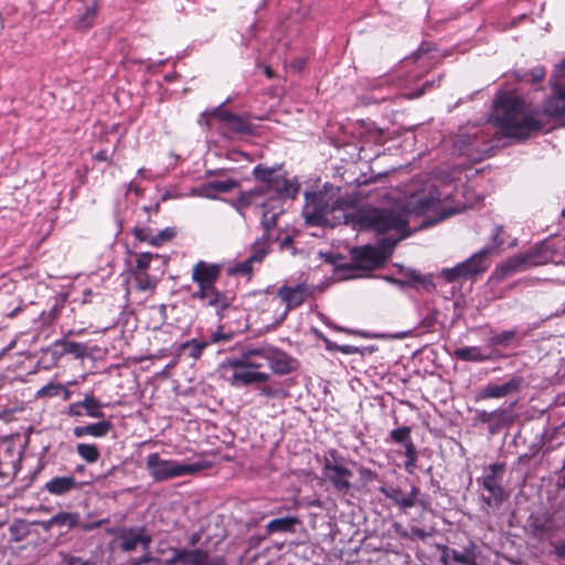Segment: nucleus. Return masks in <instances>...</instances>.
I'll return each mask as SVG.
<instances>
[{
  "label": "nucleus",
  "mask_w": 565,
  "mask_h": 565,
  "mask_svg": "<svg viewBox=\"0 0 565 565\" xmlns=\"http://www.w3.org/2000/svg\"><path fill=\"white\" fill-rule=\"evenodd\" d=\"M252 173L260 184L241 192L233 205L244 217L248 209L260 211V224L264 233L253 243L250 255L246 259L228 267L230 275L249 276L255 264L259 265L265 259L270 250L271 243L279 239L275 230L277 220L284 212V200L295 199L300 189L297 181L289 180L280 172V166L267 167L259 163L253 169Z\"/></svg>",
  "instance_id": "obj_1"
},
{
  "label": "nucleus",
  "mask_w": 565,
  "mask_h": 565,
  "mask_svg": "<svg viewBox=\"0 0 565 565\" xmlns=\"http://www.w3.org/2000/svg\"><path fill=\"white\" fill-rule=\"evenodd\" d=\"M303 217L307 225L335 227L351 225L354 231H374L379 234L391 231L405 232L407 214L393 209L354 210L349 200L335 193H306Z\"/></svg>",
  "instance_id": "obj_2"
},
{
  "label": "nucleus",
  "mask_w": 565,
  "mask_h": 565,
  "mask_svg": "<svg viewBox=\"0 0 565 565\" xmlns=\"http://www.w3.org/2000/svg\"><path fill=\"white\" fill-rule=\"evenodd\" d=\"M491 121L504 137L516 140H525L543 128V124L525 110L523 98L509 92L500 93L494 99Z\"/></svg>",
  "instance_id": "obj_3"
},
{
  "label": "nucleus",
  "mask_w": 565,
  "mask_h": 565,
  "mask_svg": "<svg viewBox=\"0 0 565 565\" xmlns=\"http://www.w3.org/2000/svg\"><path fill=\"white\" fill-rule=\"evenodd\" d=\"M146 468L154 482L192 476L206 468L201 461L184 463L172 459H162L158 452L149 454L146 458Z\"/></svg>",
  "instance_id": "obj_4"
},
{
  "label": "nucleus",
  "mask_w": 565,
  "mask_h": 565,
  "mask_svg": "<svg viewBox=\"0 0 565 565\" xmlns=\"http://www.w3.org/2000/svg\"><path fill=\"white\" fill-rule=\"evenodd\" d=\"M256 366L257 364L253 363L248 356L226 359L220 364V369L224 372L223 377L234 387L267 382L270 375L256 371Z\"/></svg>",
  "instance_id": "obj_5"
},
{
  "label": "nucleus",
  "mask_w": 565,
  "mask_h": 565,
  "mask_svg": "<svg viewBox=\"0 0 565 565\" xmlns=\"http://www.w3.org/2000/svg\"><path fill=\"white\" fill-rule=\"evenodd\" d=\"M156 552L159 555H164L167 552H171V556L164 559L166 565H227V562L223 556L210 557L209 552L202 548H178L170 546L164 540L158 542Z\"/></svg>",
  "instance_id": "obj_6"
},
{
  "label": "nucleus",
  "mask_w": 565,
  "mask_h": 565,
  "mask_svg": "<svg viewBox=\"0 0 565 565\" xmlns=\"http://www.w3.org/2000/svg\"><path fill=\"white\" fill-rule=\"evenodd\" d=\"M504 472L505 463L494 462L486 467L483 475L477 478V483L488 492L481 494V501L486 507L498 508L508 499L509 494L502 486Z\"/></svg>",
  "instance_id": "obj_7"
},
{
  "label": "nucleus",
  "mask_w": 565,
  "mask_h": 565,
  "mask_svg": "<svg viewBox=\"0 0 565 565\" xmlns=\"http://www.w3.org/2000/svg\"><path fill=\"white\" fill-rule=\"evenodd\" d=\"M489 258L487 250H478L466 260L457 264L451 268L441 270V276L448 281L454 282L457 280L472 279L478 275L483 274L489 268Z\"/></svg>",
  "instance_id": "obj_8"
},
{
  "label": "nucleus",
  "mask_w": 565,
  "mask_h": 565,
  "mask_svg": "<svg viewBox=\"0 0 565 565\" xmlns=\"http://www.w3.org/2000/svg\"><path fill=\"white\" fill-rule=\"evenodd\" d=\"M489 258L487 250H478L466 260L457 264L451 268L441 270V276L448 281L454 282L457 280L472 279L478 275L483 274L489 268Z\"/></svg>",
  "instance_id": "obj_9"
},
{
  "label": "nucleus",
  "mask_w": 565,
  "mask_h": 565,
  "mask_svg": "<svg viewBox=\"0 0 565 565\" xmlns=\"http://www.w3.org/2000/svg\"><path fill=\"white\" fill-rule=\"evenodd\" d=\"M552 95L543 104V110L552 117L565 115V58L556 65L550 79Z\"/></svg>",
  "instance_id": "obj_10"
},
{
  "label": "nucleus",
  "mask_w": 565,
  "mask_h": 565,
  "mask_svg": "<svg viewBox=\"0 0 565 565\" xmlns=\"http://www.w3.org/2000/svg\"><path fill=\"white\" fill-rule=\"evenodd\" d=\"M527 335V332H520L516 328L501 331H490L486 344L488 350L497 351L501 356L499 360L508 359L514 355V351L522 344V339Z\"/></svg>",
  "instance_id": "obj_11"
},
{
  "label": "nucleus",
  "mask_w": 565,
  "mask_h": 565,
  "mask_svg": "<svg viewBox=\"0 0 565 565\" xmlns=\"http://www.w3.org/2000/svg\"><path fill=\"white\" fill-rule=\"evenodd\" d=\"M548 258L550 255L546 250L541 247H535L526 253L518 254L509 258L498 266V270L501 276L507 277L531 267L544 265L548 262Z\"/></svg>",
  "instance_id": "obj_12"
},
{
  "label": "nucleus",
  "mask_w": 565,
  "mask_h": 565,
  "mask_svg": "<svg viewBox=\"0 0 565 565\" xmlns=\"http://www.w3.org/2000/svg\"><path fill=\"white\" fill-rule=\"evenodd\" d=\"M259 354L276 375H287L298 369V361L277 347L268 344Z\"/></svg>",
  "instance_id": "obj_13"
},
{
  "label": "nucleus",
  "mask_w": 565,
  "mask_h": 565,
  "mask_svg": "<svg viewBox=\"0 0 565 565\" xmlns=\"http://www.w3.org/2000/svg\"><path fill=\"white\" fill-rule=\"evenodd\" d=\"M524 385V379L521 375H512L503 383L490 382L481 387L477 393L478 399L503 398L518 393Z\"/></svg>",
  "instance_id": "obj_14"
},
{
  "label": "nucleus",
  "mask_w": 565,
  "mask_h": 565,
  "mask_svg": "<svg viewBox=\"0 0 565 565\" xmlns=\"http://www.w3.org/2000/svg\"><path fill=\"white\" fill-rule=\"evenodd\" d=\"M310 296L311 289L305 282L295 286H281L277 290V297L286 305L284 317L289 310L300 307Z\"/></svg>",
  "instance_id": "obj_15"
},
{
  "label": "nucleus",
  "mask_w": 565,
  "mask_h": 565,
  "mask_svg": "<svg viewBox=\"0 0 565 565\" xmlns=\"http://www.w3.org/2000/svg\"><path fill=\"white\" fill-rule=\"evenodd\" d=\"M74 28L85 31L90 29L98 14V0H75Z\"/></svg>",
  "instance_id": "obj_16"
},
{
  "label": "nucleus",
  "mask_w": 565,
  "mask_h": 565,
  "mask_svg": "<svg viewBox=\"0 0 565 565\" xmlns=\"http://www.w3.org/2000/svg\"><path fill=\"white\" fill-rule=\"evenodd\" d=\"M322 475L326 480L331 483L337 493L345 494L350 491L353 472L344 465H327V467H322Z\"/></svg>",
  "instance_id": "obj_17"
},
{
  "label": "nucleus",
  "mask_w": 565,
  "mask_h": 565,
  "mask_svg": "<svg viewBox=\"0 0 565 565\" xmlns=\"http://www.w3.org/2000/svg\"><path fill=\"white\" fill-rule=\"evenodd\" d=\"M193 297L203 301L204 305L215 308L218 316H221L222 312L232 303V297L228 294L216 289L215 285L198 288L193 294Z\"/></svg>",
  "instance_id": "obj_18"
},
{
  "label": "nucleus",
  "mask_w": 565,
  "mask_h": 565,
  "mask_svg": "<svg viewBox=\"0 0 565 565\" xmlns=\"http://www.w3.org/2000/svg\"><path fill=\"white\" fill-rule=\"evenodd\" d=\"M439 550L443 552L440 561L444 565H449V558L461 565H478V547L472 541L462 551L450 548L446 545L439 546Z\"/></svg>",
  "instance_id": "obj_19"
},
{
  "label": "nucleus",
  "mask_w": 565,
  "mask_h": 565,
  "mask_svg": "<svg viewBox=\"0 0 565 565\" xmlns=\"http://www.w3.org/2000/svg\"><path fill=\"white\" fill-rule=\"evenodd\" d=\"M83 484L73 476H55L44 483L42 490L54 497H63L81 490Z\"/></svg>",
  "instance_id": "obj_20"
},
{
  "label": "nucleus",
  "mask_w": 565,
  "mask_h": 565,
  "mask_svg": "<svg viewBox=\"0 0 565 565\" xmlns=\"http://www.w3.org/2000/svg\"><path fill=\"white\" fill-rule=\"evenodd\" d=\"M221 274V265L198 262L192 269V280L198 288L214 286Z\"/></svg>",
  "instance_id": "obj_21"
},
{
  "label": "nucleus",
  "mask_w": 565,
  "mask_h": 565,
  "mask_svg": "<svg viewBox=\"0 0 565 565\" xmlns=\"http://www.w3.org/2000/svg\"><path fill=\"white\" fill-rule=\"evenodd\" d=\"M455 356L465 362H495L501 356L497 351L488 350L487 344L483 347H463L455 350Z\"/></svg>",
  "instance_id": "obj_22"
},
{
  "label": "nucleus",
  "mask_w": 565,
  "mask_h": 565,
  "mask_svg": "<svg viewBox=\"0 0 565 565\" xmlns=\"http://www.w3.org/2000/svg\"><path fill=\"white\" fill-rule=\"evenodd\" d=\"M354 262L364 268H376L385 263V257L379 248L365 245L352 250Z\"/></svg>",
  "instance_id": "obj_23"
},
{
  "label": "nucleus",
  "mask_w": 565,
  "mask_h": 565,
  "mask_svg": "<svg viewBox=\"0 0 565 565\" xmlns=\"http://www.w3.org/2000/svg\"><path fill=\"white\" fill-rule=\"evenodd\" d=\"M55 361L66 354L75 359H83L87 355V345L81 342L68 341L66 338L55 340L50 349Z\"/></svg>",
  "instance_id": "obj_24"
},
{
  "label": "nucleus",
  "mask_w": 565,
  "mask_h": 565,
  "mask_svg": "<svg viewBox=\"0 0 565 565\" xmlns=\"http://www.w3.org/2000/svg\"><path fill=\"white\" fill-rule=\"evenodd\" d=\"M134 234L138 241L147 242L153 246H161L164 243L171 241L175 236L177 232L174 227H166L164 230L154 234L148 227L136 226L134 228Z\"/></svg>",
  "instance_id": "obj_25"
},
{
  "label": "nucleus",
  "mask_w": 565,
  "mask_h": 565,
  "mask_svg": "<svg viewBox=\"0 0 565 565\" xmlns=\"http://www.w3.org/2000/svg\"><path fill=\"white\" fill-rule=\"evenodd\" d=\"M237 186L238 182L233 179L214 180L203 183L194 193L206 199H216L217 194L230 192Z\"/></svg>",
  "instance_id": "obj_26"
},
{
  "label": "nucleus",
  "mask_w": 565,
  "mask_h": 565,
  "mask_svg": "<svg viewBox=\"0 0 565 565\" xmlns=\"http://www.w3.org/2000/svg\"><path fill=\"white\" fill-rule=\"evenodd\" d=\"M399 267L401 277L398 279H392V284L399 287H417L423 285L426 288L433 286L429 277L422 276L418 271L412 268Z\"/></svg>",
  "instance_id": "obj_27"
},
{
  "label": "nucleus",
  "mask_w": 565,
  "mask_h": 565,
  "mask_svg": "<svg viewBox=\"0 0 565 565\" xmlns=\"http://www.w3.org/2000/svg\"><path fill=\"white\" fill-rule=\"evenodd\" d=\"M113 429V424L109 420H100L98 423L88 424L85 426H76L73 429V435L76 438L85 436H93L96 438L105 437Z\"/></svg>",
  "instance_id": "obj_28"
},
{
  "label": "nucleus",
  "mask_w": 565,
  "mask_h": 565,
  "mask_svg": "<svg viewBox=\"0 0 565 565\" xmlns=\"http://www.w3.org/2000/svg\"><path fill=\"white\" fill-rule=\"evenodd\" d=\"M119 547L122 552H134L139 545V526H125L117 531Z\"/></svg>",
  "instance_id": "obj_29"
},
{
  "label": "nucleus",
  "mask_w": 565,
  "mask_h": 565,
  "mask_svg": "<svg viewBox=\"0 0 565 565\" xmlns=\"http://www.w3.org/2000/svg\"><path fill=\"white\" fill-rule=\"evenodd\" d=\"M380 492L387 499L392 500L402 510H407L414 507V501L407 498V494L398 487H381Z\"/></svg>",
  "instance_id": "obj_30"
},
{
  "label": "nucleus",
  "mask_w": 565,
  "mask_h": 565,
  "mask_svg": "<svg viewBox=\"0 0 565 565\" xmlns=\"http://www.w3.org/2000/svg\"><path fill=\"white\" fill-rule=\"evenodd\" d=\"M81 514L78 512L61 511L54 514L55 527L62 533H67L79 524Z\"/></svg>",
  "instance_id": "obj_31"
},
{
  "label": "nucleus",
  "mask_w": 565,
  "mask_h": 565,
  "mask_svg": "<svg viewBox=\"0 0 565 565\" xmlns=\"http://www.w3.org/2000/svg\"><path fill=\"white\" fill-rule=\"evenodd\" d=\"M33 523L26 520L18 519L9 525L10 541L22 542L31 534Z\"/></svg>",
  "instance_id": "obj_32"
},
{
  "label": "nucleus",
  "mask_w": 565,
  "mask_h": 565,
  "mask_svg": "<svg viewBox=\"0 0 565 565\" xmlns=\"http://www.w3.org/2000/svg\"><path fill=\"white\" fill-rule=\"evenodd\" d=\"M209 345H210V342L193 338V339H190V340L183 342L180 345L179 351L181 354H185L189 358L196 360V359L201 358L204 350Z\"/></svg>",
  "instance_id": "obj_33"
},
{
  "label": "nucleus",
  "mask_w": 565,
  "mask_h": 565,
  "mask_svg": "<svg viewBox=\"0 0 565 565\" xmlns=\"http://www.w3.org/2000/svg\"><path fill=\"white\" fill-rule=\"evenodd\" d=\"M220 120L225 122L228 129L235 134L244 135L250 131L249 126L237 115L223 110L220 113Z\"/></svg>",
  "instance_id": "obj_34"
},
{
  "label": "nucleus",
  "mask_w": 565,
  "mask_h": 565,
  "mask_svg": "<svg viewBox=\"0 0 565 565\" xmlns=\"http://www.w3.org/2000/svg\"><path fill=\"white\" fill-rule=\"evenodd\" d=\"M423 47H419L417 52H414L412 56L406 57L404 60L405 66H408V64L413 63L416 64V71L412 74V78H419L424 72H426L428 66V61L426 56V51L423 53Z\"/></svg>",
  "instance_id": "obj_35"
},
{
  "label": "nucleus",
  "mask_w": 565,
  "mask_h": 565,
  "mask_svg": "<svg viewBox=\"0 0 565 565\" xmlns=\"http://www.w3.org/2000/svg\"><path fill=\"white\" fill-rule=\"evenodd\" d=\"M21 458L15 461H2L0 459V487L9 484L20 469Z\"/></svg>",
  "instance_id": "obj_36"
},
{
  "label": "nucleus",
  "mask_w": 565,
  "mask_h": 565,
  "mask_svg": "<svg viewBox=\"0 0 565 565\" xmlns=\"http://www.w3.org/2000/svg\"><path fill=\"white\" fill-rule=\"evenodd\" d=\"M81 405L83 406L85 411V415L92 417V418H104L105 414L102 411L103 404L98 398H96L93 395L86 394L84 399L81 401Z\"/></svg>",
  "instance_id": "obj_37"
},
{
  "label": "nucleus",
  "mask_w": 565,
  "mask_h": 565,
  "mask_svg": "<svg viewBox=\"0 0 565 565\" xmlns=\"http://www.w3.org/2000/svg\"><path fill=\"white\" fill-rule=\"evenodd\" d=\"M153 262L166 263V259L163 256H161L159 254H153V253H149V252L137 254L136 267H135V269H132V273H141V271L148 273V270L150 269L151 264Z\"/></svg>",
  "instance_id": "obj_38"
},
{
  "label": "nucleus",
  "mask_w": 565,
  "mask_h": 565,
  "mask_svg": "<svg viewBox=\"0 0 565 565\" xmlns=\"http://www.w3.org/2000/svg\"><path fill=\"white\" fill-rule=\"evenodd\" d=\"M296 522H297V519L292 518V516L274 519L267 524V530L270 533L288 532V531L292 530Z\"/></svg>",
  "instance_id": "obj_39"
},
{
  "label": "nucleus",
  "mask_w": 565,
  "mask_h": 565,
  "mask_svg": "<svg viewBox=\"0 0 565 565\" xmlns=\"http://www.w3.org/2000/svg\"><path fill=\"white\" fill-rule=\"evenodd\" d=\"M76 452L88 463L96 462L100 457L98 448L93 444H78Z\"/></svg>",
  "instance_id": "obj_40"
},
{
  "label": "nucleus",
  "mask_w": 565,
  "mask_h": 565,
  "mask_svg": "<svg viewBox=\"0 0 565 565\" xmlns=\"http://www.w3.org/2000/svg\"><path fill=\"white\" fill-rule=\"evenodd\" d=\"M409 235L408 232H404L399 237L397 238H392V237H383L381 239H379L377 242V245L375 246L376 248H379L381 250V253L384 255L385 257V260L391 256V254L393 253V249L395 248V246L397 245V243L407 237Z\"/></svg>",
  "instance_id": "obj_41"
},
{
  "label": "nucleus",
  "mask_w": 565,
  "mask_h": 565,
  "mask_svg": "<svg viewBox=\"0 0 565 565\" xmlns=\"http://www.w3.org/2000/svg\"><path fill=\"white\" fill-rule=\"evenodd\" d=\"M515 78L520 82L537 83L545 76V70L542 66L533 67L530 71H518L514 73Z\"/></svg>",
  "instance_id": "obj_42"
},
{
  "label": "nucleus",
  "mask_w": 565,
  "mask_h": 565,
  "mask_svg": "<svg viewBox=\"0 0 565 565\" xmlns=\"http://www.w3.org/2000/svg\"><path fill=\"white\" fill-rule=\"evenodd\" d=\"M502 232H503L502 225L494 226L492 234L490 236L489 243L483 248L480 249V250H487L488 258L495 249H498L500 246L503 245L504 241L500 237Z\"/></svg>",
  "instance_id": "obj_43"
},
{
  "label": "nucleus",
  "mask_w": 565,
  "mask_h": 565,
  "mask_svg": "<svg viewBox=\"0 0 565 565\" xmlns=\"http://www.w3.org/2000/svg\"><path fill=\"white\" fill-rule=\"evenodd\" d=\"M438 204H439V200L437 198H435L433 195H427V196L419 198L416 201L414 210L417 214H426L429 211L435 210Z\"/></svg>",
  "instance_id": "obj_44"
},
{
  "label": "nucleus",
  "mask_w": 565,
  "mask_h": 565,
  "mask_svg": "<svg viewBox=\"0 0 565 565\" xmlns=\"http://www.w3.org/2000/svg\"><path fill=\"white\" fill-rule=\"evenodd\" d=\"M268 344H263L255 348H248L242 351L239 356H248L253 363H256V370L263 367L266 364L265 359L259 354L263 350L267 349Z\"/></svg>",
  "instance_id": "obj_45"
},
{
  "label": "nucleus",
  "mask_w": 565,
  "mask_h": 565,
  "mask_svg": "<svg viewBox=\"0 0 565 565\" xmlns=\"http://www.w3.org/2000/svg\"><path fill=\"white\" fill-rule=\"evenodd\" d=\"M65 300L54 297L53 305L51 306L50 310L47 312L43 311V320L45 323L53 322L61 313L62 309L64 308Z\"/></svg>",
  "instance_id": "obj_46"
},
{
  "label": "nucleus",
  "mask_w": 565,
  "mask_h": 565,
  "mask_svg": "<svg viewBox=\"0 0 565 565\" xmlns=\"http://www.w3.org/2000/svg\"><path fill=\"white\" fill-rule=\"evenodd\" d=\"M132 275L138 290L146 291L156 287V281L151 279L148 273H132Z\"/></svg>",
  "instance_id": "obj_47"
},
{
  "label": "nucleus",
  "mask_w": 565,
  "mask_h": 565,
  "mask_svg": "<svg viewBox=\"0 0 565 565\" xmlns=\"http://www.w3.org/2000/svg\"><path fill=\"white\" fill-rule=\"evenodd\" d=\"M391 439L396 444H404L406 447V443L412 441L411 439V428L408 426H403L395 428L390 434Z\"/></svg>",
  "instance_id": "obj_48"
},
{
  "label": "nucleus",
  "mask_w": 565,
  "mask_h": 565,
  "mask_svg": "<svg viewBox=\"0 0 565 565\" xmlns=\"http://www.w3.org/2000/svg\"><path fill=\"white\" fill-rule=\"evenodd\" d=\"M405 456V468L408 472H413V469L415 468L417 461V452L413 441L406 443Z\"/></svg>",
  "instance_id": "obj_49"
},
{
  "label": "nucleus",
  "mask_w": 565,
  "mask_h": 565,
  "mask_svg": "<svg viewBox=\"0 0 565 565\" xmlns=\"http://www.w3.org/2000/svg\"><path fill=\"white\" fill-rule=\"evenodd\" d=\"M62 390H63V384L49 383L38 391L36 396L38 397H49V398L55 397L61 394Z\"/></svg>",
  "instance_id": "obj_50"
},
{
  "label": "nucleus",
  "mask_w": 565,
  "mask_h": 565,
  "mask_svg": "<svg viewBox=\"0 0 565 565\" xmlns=\"http://www.w3.org/2000/svg\"><path fill=\"white\" fill-rule=\"evenodd\" d=\"M322 467L330 466H341L343 465V457L339 454L337 449H329L323 457Z\"/></svg>",
  "instance_id": "obj_51"
},
{
  "label": "nucleus",
  "mask_w": 565,
  "mask_h": 565,
  "mask_svg": "<svg viewBox=\"0 0 565 565\" xmlns=\"http://www.w3.org/2000/svg\"><path fill=\"white\" fill-rule=\"evenodd\" d=\"M222 105H220L218 107H215L213 108L212 110H205L203 111L199 119H198V124L200 126H209L210 125V118L211 117H218L220 118V113H222L223 110L221 109Z\"/></svg>",
  "instance_id": "obj_52"
},
{
  "label": "nucleus",
  "mask_w": 565,
  "mask_h": 565,
  "mask_svg": "<svg viewBox=\"0 0 565 565\" xmlns=\"http://www.w3.org/2000/svg\"><path fill=\"white\" fill-rule=\"evenodd\" d=\"M139 545L142 547V551L146 553H150V544L152 542L151 535L147 532L146 526H139Z\"/></svg>",
  "instance_id": "obj_53"
},
{
  "label": "nucleus",
  "mask_w": 565,
  "mask_h": 565,
  "mask_svg": "<svg viewBox=\"0 0 565 565\" xmlns=\"http://www.w3.org/2000/svg\"><path fill=\"white\" fill-rule=\"evenodd\" d=\"M259 394L262 396L270 397V398H281L287 395L282 388H275V387H269V386L262 387L259 390Z\"/></svg>",
  "instance_id": "obj_54"
},
{
  "label": "nucleus",
  "mask_w": 565,
  "mask_h": 565,
  "mask_svg": "<svg viewBox=\"0 0 565 565\" xmlns=\"http://www.w3.org/2000/svg\"><path fill=\"white\" fill-rule=\"evenodd\" d=\"M150 563H159V558L152 556L150 553L143 552V554L137 558L131 559L129 565H145Z\"/></svg>",
  "instance_id": "obj_55"
},
{
  "label": "nucleus",
  "mask_w": 565,
  "mask_h": 565,
  "mask_svg": "<svg viewBox=\"0 0 565 565\" xmlns=\"http://www.w3.org/2000/svg\"><path fill=\"white\" fill-rule=\"evenodd\" d=\"M553 554L559 558L565 559V539L551 543Z\"/></svg>",
  "instance_id": "obj_56"
},
{
  "label": "nucleus",
  "mask_w": 565,
  "mask_h": 565,
  "mask_svg": "<svg viewBox=\"0 0 565 565\" xmlns=\"http://www.w3.org/2000/svg\"><path fill=\"white\" fill-rule=\"evenodd\" d=\"M83 406L81 405V401L79 402H74V403H71L68 405V408H67V414L70 416H74V417H81L84 415V412H83Z\"/></svg>",
  "instance_id": "obj_57"
},
{
  "label": "nucleus",
  "mask_w": 565,
  "mask_h": 565,
  "mask_svg": "<svg viewBox=\"0 0 565 565\" xmlns=\"http://www.w3.org/2000/svg\"><path fill=\"white\" fill-rule=\"evenodd\" d=\"M427 536L428 533L422 527L412 526L409 530V540H425Z\"/></svg>",
  "instance_id": "obj_58"
},
{
  "label": "nucleus",
  "mask_w": 565,
  "mask_h": 565,
  "mask_svg": "<svg viewBox=\"0 0 565 565\" xmlns=\"http://www.w3.org/2000/svg\"><path fill=\"white\" fill-rule=\"evenodd\" d=\"M438 312L433 310L427 313V316L423 319L422 323L425 328H431L437 321Z\"/></svg>",
  "instance_id": "obj_59"
},
{
  "label": "nucleus",
  "mask_w": 565,
  "mask_h": 565,
  "mask_svg": "<svg viewBox=\"0 0 565 565\" xmlns=\"http://www.w3.org/2000/svg\"><path fill=\"white\" fill-rule=\"evenodd\" d=\"M33 525H41V527L44 530V531H50L51 529L55 527V523H54V515L51 516L50 519L47 520H42V521H34L32 522Z\"/></svg>",
  "instance_id": "obj_60"
},
{
  "label": "nucleus",
  "mask_w": 565,
  "mask_h": 565,
  "mask_svg": "<svg viewBox=\"0 0 565 565\" xmlns=\"http://www.w3.org/2000/svg\"><path fill=\"white\" fill-rule=\"evenodd\" d=\"M435 85V81H426L425 84L416 93L408 94V98H416L422 96L428 88Z\"/></svg>",
  "instance_id": "obj_61"
},
{
  "label": "nucleus",
  "mask_w": 565,
  "mask_h": 565,
  "mask_svg": "<svg viewBox=\"0 0 565 565\" xmlns=\"http://www.w3.org/2000/svg\"><path fill=\"white\" fill-rule=\"evenodd\" d=\"M65 565H94L92 562L84 561L81 557L70 556L65 558Z\"/></svg>",
  "instance_id": "obj_62"
},
{
  "label": "nucleus",
  "mask_w": 565,
  "mask_h": 565,
  "mask_svg": "<svg viewBox=\"0 0 565 565\" xmlns=\"http://www.w3.org/2000/svg\"><path fill=\"white\" fill-rule=\"evenodd\" d=\"M335 350L341 352V353H344V354L360 353V349L358 347L349 345V344H347V345H337Z\"/></svg>",
  "instance_id": "obj_63"
},
{
  "label": "nucleus",
  "mask_w": 565,
  "mask_h": 565,
  "mask_svg": "<svg viewBox=\"0 0 565 565\" xmlns=\"http://www.w3.org/2000/svg\"><path fill=\"white\" fill-rule=\"evenodd\" d=\"M360 475L361 478L365 481H372L376 478V473L370 468H361Z\"/></svg>",
  "instance_id": "obj_64"
}]
</instances>
